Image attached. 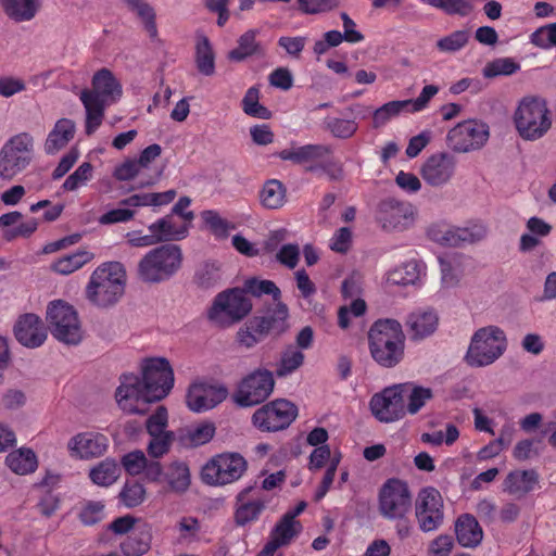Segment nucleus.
Segmentation results:
<instances>
[{"label":"nucleus","mask_w":556,"mask_h":556,"mask_svg":"<svg viewBox=\"0 0 556 556\" xmlns=\"http://www.w3.org/2000/svg\"><path fill=\"white\" fill-rule=\"evenodd\" d=\"M141 371L142 378L123 375L115 393L118 406L128 414H146L151 403L164 399L174 387V371L164 357L144 359Z\"/></svg>","instance_id":"nucleus-1"},{"label":"nucleus","mask_w":556,"mask_h":556,"mask_svg":"<svg viewBox=\"0 0 556 556\" xmlns=\"http://www.w3.org/2000/svg\"><path fill=\"white\" fill-rule=\"evenodd\" d=\"M368 343L371 357L382 367H395L404 357L405 334L395 319L375 321L368 332Z\"/></svg>","instance_id":"nucleus-2"},{"label":"nucleus","mask_w":556,"mask_h":556,"mask_svg":"<svg viewBox=\"0 0 556 556\" xmlns=\"http://www.w3.org/2000/svg\"><path fill=\"white\" fill-rule=\"evenodd\" d=\"M126 271L118 262L104 263L91 274L86 288L90 302L100 307L114 305L124 294Z\"/></svg>","instance_id":"nucleus-3"},{"label":"nucleus","mask_w":556,"mask_h":556,"mask_svg":"<svg viewBox=\"0 0 556 556\" xmlns=\"http://www.w3.org/2000/svg\"><path fill=\"white\" fill-rule=\"evenodd\" d=\"M182 263L181 249L172 243L150 250L138 263V276L148 283H160L168 280L180 268Z\"/></svg>","instance_id":"nucleus-4"},{"label":"nucleus","mask_w":556,"mask_h":556,"mask_svg":"<svg viewBox=\"0 0 556 556\" xmlns=\"http://www.w3.org/2000/svg\"><path fill=\"white\" fill-rule=\"evenodd\" d=\"M514 123L522 139H541L552 126V116L545 100L539 97L522 98L515 111Z\"/></svg>","instance_id":"nucleus-5"},{"label":"nucleus","mask_w":556,"mask_h":556,"mask_svg":"<svg viewBox=\"0 0 556 556\" xmlns=\"http://www.w3.org/2000/svg\"><path fill=\"white\" fill-rule=\"evenodd\" d=\"M507 346L504 331L496 326H488L477 330L466 354V362L473 367L493 364L505 352Z\"/></svg>","instance_id":"nucleus-6"},{"label":"nucleus","mask_w":556,"mask_h":556,"mask_svg":"<svg viewBox=\"0 0 556 556\" xmlns=\"http://www.w3.org/2000/svg\"><path fill=\"white\" fill-rule=\"evenodd\" d=\"M34 156V138L20 132L10 138L0 150V179L11 180L25 170Z\"/></svg>","instance_id":"nucleus-7"},{"label":"nucleus","mask_w":556,"mask_h":556,"mask_svg":"<svg viewBox=\"0 0 556 556\" xmlns=\"http://www.w3.org/2000/svg\"><path fill=\"white\" fill-rule=\"evenodd\" d=\"M413 508V494L406 481L399 478L388 479L379 489L378 510L387 520L409 516Z\"/></svg>","instance_id":"nucleus-8"},{"label":"nucleus","mask_w":556,"mask_h":556,"mask_svg":"<svg viewBox=\"0 0 556 556\" xmlns=\"http://www.w3.org/2000/svg\"><path fill=\"white\" fill-rule=\"evenodd\" d=\"M252 302L241 288L219 292L207 312L211 321L228 326L242 320L252 311Z\"/></svg>","instance_id":"nucleus-9"},{"label":"nucleus","mask_w":556,"mask_h":556,"mask_svg":"<svg viewBox=\"0 0 556 556\" xmlns=\"http://www.w3.org/2000/svg\"><path fill=\"white\" fill-rule=\"evenodd\" d=\"M47 321L52 336L66 344H78L81 340V327L77 312L62 300L53 301L47 309Z\"/></svg>","instance_id":"nucleus-10"},{"label":"nucleus","mask_w":556,"mask_h":556,"mask_svg":"<svg viewBox=\"0 0 556 556\" xmlns=\"http://www.w3.org/2000/svg\"><path fill=\"white\" fill-rule=\"evenodd\" d=\"M247 460L238 453H223L210 459L202 468V480L210 485H224L241 478Z\"/></svg>","instance_id":"nucleus-11"},{"label":"nucleus","mask_w":556,"mask_h":556,"mask_svg":"<svg viewBox=\"0 0 556 556\" xmlns=\"http://www.w3.org/2000/svg\"><path fill=\"white\" fill-rule=\"evenodd\" d=\"M415 518L420 531L433 532L444 521V502L441 493L433 486L420 489L415 501Z\"/></svg>","instance_id":"nucleus-12"},{"label":"nucleus","mask_w":556,"mask_h":556,"mask_svg":"<svg viewBox=\"0 0 556 556\" xmlns=\"http://www.w3.org/2000/svg\"><path fill=\"white\" fill-rule=\"evenodd\" d=\"M409 384L402 383L386 388L370 400V410L381 422H393L406 414L405 397Z\"/></svg>","instance_id":"nucleus-13"},{"label":"nucleus","mask_w":556,"mask_h":556,"mask_svg":"<svg viewBox=\"0 0 556 556\" xmlns=\"http://www.w3.org/2000/svg\"><path fill=\"white\" fill-rule=\"evenodd\" d=\"M488 139V125L473 119L457 124L448 131L446 137L448 147L453 151L462 153L482 148Z\"/></svg>","instance_id":"nucleus-14"},{"label":"nucleus","mask_w":556,"mask_h":556,"mask_svg":"<svg viewBox=\"0 0 556 556\" xmlns=\"http://www.w3.org/2000/svg\"><path fill=\"white\" fill-rule=\"evenodd\" d=\"M274 386L275 380L270 371L256 370L240 382L233 400L241 407L260 404L267 399Z\"/></svg>","instance_id":"nucleus-15"},{"label":"nucleus","mask_w":556,"mask_h":556,"mask_svg":"<svg viewBox=\"0 0 556 556\" xmlns=\"http://www.w3.org/2000/svg\"><path fill=\"white\" fill-rule=\"evenodd\" d=\"M455 156L447 152H438L422 163L420 176L431 187H442L446 185L455 174Z\"/></svg>","instance_id":"nucleus-16"},{"label":"nucleus","mask_w":556,"mask_h":556,"mask_svg":"<svg viewBox=\"0 0 556 556\" xmlns=\"http://www.w3.org/2000/svg\"><path fill=\"white\" fill-rule=\"evenodd\" d=\"M377 218L386 230H405L414 223V210L407 202L386 199L379 204Z\"/></svg>","instance_id":"nucleus-17"},{"label":"nucleus","mask_w":556,"mask_h":556,"mask_svg":"<svg viewBox=\"0 0 556 556\" xmlns=\"http://www.w3.org/2000/svg\"><path fill=\"white\" fill-rule=\"evenodd\" d=\"M227 395L228 390L222 384L197 382L190 386L186 401L190 410L202 413L216 407Z\"/></svg>","instance_id":"nucleus-18"},{"label":"nucleus","mask_w":556,"mask_h":556,"mask_svg":"<svg viewBox=\"0 0 556 556\" xmlns=\"http://www.w3.org/2000/svg\"><path fill=\"white\" fill-rule=\"evenodd\" d=\"M18 343L28 349L41 346L47 340V329L39 316L33 313L21 315L13 328Z\"/></svg>","instance_id":"nucleus-19"},{"label":"nucleus","mask_w":556,"mask_h":556,"mask_svg":"<svg viewBox=\"0 0 556 556\" xmlns=\"http://www.w3.org/2000/svg\"><path fill=\"white\" fill-rule=\"evenodd\" d=\"M67 446L73 456L80 459H92L106 452L109 439L100 432H83L73 437Z\"/></svg>","instance_id":"nucleus-20"},{"label":"nucleus","mask_w":556,"mask_h":556,"mask_svg":"<svg viewBox=\"0 0 556 556\" xmlns=\"http://www.w3.org/2000/svg\"><path fill=\"white\" fill-rule=\"evenodd\" d=\"M455 534L458 544L467 548L477 547L483 539V530L471 514L458 516L455 521Z\"/></svg>","instance_id":"nucleus-21"},{"label":"nucleus","mask_w":556,"mask_h":556,"mask_svg":"<svg viewBox=\"0 0 556 556\" xmlns=\"http://www.w3.org/2000/svg\"><path fill=\"white\" fill-rule=\"evenodd\" d=\"M76 132L75 123L70 118H60L48 134L45 142V152L53 155L66 147Z\"/></svg>","instance_id":"nucleus-22"},{"label":"nucleus","mask_w":556,"mask_h":556,"mask_svg":"<svg viewBox=\"0 0 556 556\" xmlns=\"http://www.w3.org/2000/svg\"><path fill=\"white\" fill-rule=\"evenodd\" d=\"M332 150L326 144H306L280 151V160H290L294 163L321 162L325 161Z\"/></svg>","instance_id":"nucleus-23"},{"label":"nucleus","mask_w":556,"mask_h":556,"mask_svg":"<svg viewBox=\"0 0 556 556\" xmlns=\"http://www.w3.org/2000/svg\"><path fill=\"white\" fill-rule=\"evenodd\" d=\"M539 484V475L535 470L510 471L504 480V491L510 495L523 496L533 491Z\"/></svg>","instance_id":"nucleus-24"},{"label":"nucleus","mask_w":556,"mask_h":556,"mask_svg":"<svg viewBox=\"0 0 556 556\" xmlns=\"http://www.w3.org/2000/svg\"><path fill=\"white\" fill-rule=\"evenodd\" d=\"M164 482L169 491L174 493H185L191 483L189 466L186 462L174 460L165 467Z\"/></svg>","instance_id":"nucleus-25"},{"label":"nucleus","mask_w":556,"mask_h":556,"mask_svg":"<svg viewBox=\"0 0 556 556\" xmlns=\"http://www.w3.org/2000/svg\"><path fill=\"white\" fill-rule=\"evenodd\" d=\"M176 194L177 193L174 189H169L164 192H140L121 200L119 205L127 207H160L173 202Z\"/></svg>","instance_id":"nucleus-26"},{"label":"nucleus","mask_w":556,"mask_h":556,"mask_svg":"<svg viewBox=\"0 0 556 556\" xmlns=\"http://www.w3.org/2000/svg\"><path fill=\"white\" fill-rule=\"evenodd\" d=\"M91 91L97 92L105 100L111 99L112 102L117 101L123 92L122 85L108 68H101L94 73Z\"/></svg>","instance_id":"nucleus-27"},{"label":"nucleus","mask_w":556,"mask_h":556,"mask_svg":"<svg viewBox=\"0 0 556 556\" xmlns=\"http://www.w3.org/2000/svg\"><path fill=\"white\" fill-rule=\"evenodd\" d=\"M254 488L249 486L243 489L238 495L237 501L240 503L238 506L235 518L239 526H245L247 523L257 519L261 511L265 507V503L260 498L249 500V494Z\"/></svg>","instance_id":"nucleus-28"},{"label":"nucleus","mask_w":556,"mask_h":556,"mask_svg":"<svg viewBox=\"0 0 556 556\" xmlns=\"http://www.w3.org/2000/svg\"><path fill=\"white\" fill-rule=\"evenodd\" d=\"M149 232H152L156 244L160 242H168L174 240L184 239L187 236L188 229L186 226H177L172 215H166L157 219L148 227Z\"/></svg>","instance_id":"nucleus-29"},{"label":"nucleus","mask_w":556,"mask_h":556,"mask_svg":"<svg viewBox=\"0 0 556 556\" xmlns=\"http://www.w3.org/2000/svg\"><path fill=\"white\" fill-rule=\"evenodd\" d=\"M4 13L15 22L33 20L40 9V0H1Z\"/></svg>","instance_id":"nucleus-30"},{"label":"nucleus","mask_w":556,"mask_h":556,"mask_svg":"<svg viewBox=\"0 0 556 556\" xmlns=\"http://www.w3.org/2000/svg\"><path fill=\"white\" fill-rule=\"evenodd\" d=\"M194 61L197 70L204 76L215 73V53L210 39L200 34L197 36Z\"/></svg>","instance_id":"nucleus-31"},{"label":"nucleus","mask_w":556,"mask_h":556,"mask_svg":"<svg viewBox=\"0 0 556 556\" xmlns=\"http://www.w3.org/2000/svg\"><path fill=\"white\" fill-rule=\"evenodd\" d=\"M407 325L414 339H424L437 329L438 316L433 311L412 313Z\"/></svg>","instance_id":"nucleus-32"},{"label":"nucleus","mask_w":556,"mask_h":556,"mask_svg":"<svg viewBox=\"0 0 556 556\" xmlns=\"http://www.w3.org/2000/svg\"><path fill=\"white\" fill-rule=\"evenodd\" d=\"M119 475L121 468L116 460L105 458L90 470L89 478L97 485L109 486L118 479Z\"/></svg>","instance_id":"nucleus-33"},{"label":"nucleus","mask_w":556,"mask_h":556,"mask_svg":"<svg viewBox=\"0 0 556 556\" xmlns=\"http://www.w3.org/2000/svg\"><path fill=\"white\" fill-rule=\"evenodd\" d=\"M421 274V265L410 260L395 267L388 274V282L396 286L414 285L419 280Z\"/></svg>","instance_id":"nucleus-34"},{"label":"nucleus","mask_w":556,"mask_h":556,"mask_svg":"<svg viewBox=\"0 0 556 556\" xmlns=\"http://www.w3.org/2000/svg\"><path fill=\"white\" fill-rule=\"evenodd\" d=\"M252 421L261 431H278V400H273L258 408L253 414Z\"/></svg>","instance_id":"nucleus-35"},{"label":"nucleus","mask_w":556,"mask_h":556,"mask_svg":"<svg viewBox=\"0 0 556 556\" xmlns=\"http://www.w3.org/2000/svg\"><path fill=\"white\" fill-rule=\"evenodd\" d=\"M5 463L8 467L17 475H27L34 472L37 468V457L31 450H20L10 453Z\"/></svg>","instance_id":"nucleus-36"},{"label":"nucleus","mask_w":556,"mask_h":556,"mask_svg":"<svg viewBox=\"0 0 556 556\" xmlns=\"http://www.w3.org/2000/svg\"><path fill=\"white\" fill-rule=\"evenodd\" d=\"M147 497L144 485L138 480H126L119 494V503L127 508H135L141 505Z\"/></svg>","instance_id":"nucleus-37"},{"label":"nucleus","mask_w":556,"mask_h":556,"mask_svg":"<svg viewBox=\"0 0 556 556\" xmlns=\"http://www.w3.org/2000/svg\"><path fill=\"white\" fill-rule=\"evenodd\" d=\"M324 127L333 137L339 139L351 138L358 129V124L354 118L327 116L324 119Z\"/></svg>","instance_id":"nucleus-38"},{"label":"nucleus","mask_w":556,"mask_h":556,"mask_svg":"<svg viewBox=\"0 0 556 556\" xmlns=\"http://www.w3.org/2000/svg\"><path fill=\"white\" fill-rule=\"evenodd\" d=\"M402 112H408L405 100H394L384 103L372 113V127L380 128Z\"/></svg>","instance_id":"nucleus-39"},{"label":"nucleus","mask_w":556,"mask_h":556,"mask_svg":"<svg viewBox=\"0 0 556 556\" xmlns=\"http://www.w3.org/2000/svg\"><path fill=\"white\" fill-rule=\"evenodd\" d=\"M241 106L243 112L255 118L268 119L271 117L270 111L260 103V89L256 86L250 87L242 101Z\"/></svg>","instance_id":"nucleus-40"},{"label":"nucleus","mask_w":556,"mask_h":556,"mask_svg":"<svg viewBox=\"0 0 556 556\" xmlns=\"http://www.w3.org/2000/svg\"><path fill=\"white\" fill-rule=\"evenodd\" d=\"M92 254L87 251H79L73 254L65 255L52 264V269L62 275H68L81 268L85 264L90 262Z\"/></svg>","instance_id":"nucleus-41"},{"label":"nucleus","mask_w":556,"mask_h":556,"mask_svg":"<svg viewBox=\"0 0 556 556\" xmlns=\"http://www.w3.org/2000/svg\"><path fill=\"white\" fill-rule=\"evenodd\" d=\"M241 289L244 294L261 298L263 295H271L274 300L278 299V287L271 280L251 277L244 280Z\"/></svg>","instance_id":"nucleus-42"},{"label":"nucleus","mask_w":556,"mask_h":556,"mask_svg":"<svg viewBox=\"0 0 556 556\" xmlns=\"http://www.w3.org/2000/svg\"><path fill=\"white\" fill-rule=\"evenodd\" d=\"M216 432V427L211 421L200 422L186 430L185 440L191 446H201L208 443Z\"/></svg>","instance_id":"nucleus-43"},{"label":"nucleus","mask_w":556,"mask_h":556,"mask_svg":"<svg viewBox=\"0 0 556 556\" xmlns=\"http://www.w3.org/2000/svg\"><path fill=\"white\" fill-rule=\"evenodd\" d=\"M520 70V64L511 58L495 59L483 67V76L485 78H494L497 76H509Z\"/></svg>","instance_id":"nucleus-44"},{"label":"nucleus","mask_w":556,"mask_h":556,"mask_svg":"<svg viewBox=\"0 0 556 556\" xmlns=\"http://www.w3.org/2000/svg\"><path fill=\"white\" fill-rule=\"evenodd\" d=\"M202 220L206 228L218 239L228 237V232L233 228L230 223L224 219L217 211L206 210L201 213Z\"/></svg>","instance_id":"nucleus-45"},{"label":"nucleus","mask_w":556,"mask_h":556,"mask_svg":"<svg viewBox=\"0 0 556 556\" xmlns=\"http://www.w3.org/2000/svg\"><path fill=\"white\" fill-rule=\"evenodd\" d=\"M429 235L434 241L451 247L458 245L460 241L467 240L466 230L453 229L448 226L432 227Z\"/></svg>","instance_id":"nucleus-46"},{"label":"nucleus","mask_w":556,"mask_h":556,"mask_svg":"<svg viewBox=\"0 0 556 556\" xmlns=\"http://www.w3.org/2000/svg\"><path fill=\"white\" fill-rule=\"evenodd\" d=\"M93 167L89 162L81 163L63 182L65 191H75L92 178Z\"/></svg>","instance_id":"nucleus-47"},{"label":"nucleus","mask_w":556,"mask_h":556,"mask_svg":"<svg viewBox=\"0 0 556 556\" xmlns=\"http://www.w3.org/2000/svg\"><path fill=\"white\" fill-rule=\"evenodd\" d=\"M256 50L255 34L249 30L240 36L238 46L228 53V59L240 62L251 56Z\"/></svg>","instance_id":"nucleus-48"},{"label":"nucleus","mask_w":556,"mask_h":556,"mask_svg":"<svg viewBox=\"0 0 556 556\" xmlns=\"http://www.w3.org/2000/svg\"><path fill=\"white\" fill-rule=\"evenodd\" d=\"M469 31L466 29L455 30L441 38L437 42V48L441 52H456L463 49L469 41Z\"/></svg>","instance_id":"nucleus-49"},{"label":"nucleus","mask_w":556,"mask_h":556,"mask_svg":"<svg viewBox=\"0 0 556 556\" xmlns=\"http://www.w3.org/2000/svg\"><path fill=\"white\" fill-rule=\"evenodd\" d=\"M432 390L419 386L410 387L407 391L406 397L408 403L406 405V412L412 415L417 414L428 400L432 397Z\"/></svg>","instance_id":"nucleus-50"},{"label":"nucleus","mask_w":556,"mask_h":556,"mask_svg":"<svg viewBox=\"0 0 556 556\" xmlns=\"http://www.w3.org/2000/svg\"><path fill=\"white\" fill-rule=\"evenodd\" d=\"M151 440L148 444V454L153 458H161L167 454L174 441V433L150 434Z\"/></svg>","instance_id":"nucleus-51"},{"label":"nucleus","mask_w":556,"mask_h":556,"mask_svg":"<svg viewBox=\"0 0 556 556\" xmlns=\"http://www.w3.org/2000/svg\"><path fill=\"white\" fill-rule=\"evenodd\" d=\"M530 42L542 49L556 47V23L538 28L531 34Z\"/></svg>","instance_id":"nucleus-52"},{"label":"nucleus","mask_w":556,"mask_h":556,"mask_svg":"<svg viewBox=\"0 0 556 556\" xmlns=\"http://www.w3.org/2000/svg\"><path fill=\"white\" fill-rule=\"evenodd\" d=\"M148 458L142 451L136 450L125 454L122 457L121 464L125 471L130 476H137L142 473V470L147 466Z\"/></svg>","instance_id":"nucleus-53"},{"label":"nucleus","mask_w":556,"mask_h":556,"mask_svg":"<svg viewBox=\"0 0 556 556\" xmlns=\"http://www.w3.org/2000/svg\"><path fill=\"white\" fill-rule=\"evenodd\" d=\"M80 101L86 109V115H104L105 99L97 92L85 89L80 93Z\"/></svg>","instance_id":"nucleus-54"},{"label":"nucleus","mask_w":556,"mask_h":556,"mask_svg":"<svg viewBox=\"0 0 556 556\" xmlns=\"http://www.w3.org/2000/svg\"><path fill=\"white\" fill-rule=\"evenodd\" d=\"M104 517V505L101 502L86 503L79 513V520L85 526H93Z\"/></svg>","instance_id":"nucleus-55"},{"label":"nucleus","mask_w":556,"mask_h":556,"mask_svg":"<svg viewBox=\"0 0 556 556\" xmlns=\"http://www.w3.org/2000/svg\"><path fill=\"white\" fill-rule=\"evenodd\" d=\"M298 5L304 14H318L338 8L339 0H298Z\"/></svg>","instance_id":"nucleus-56"},{"label":"nucleus","mask_w":556,"mask_h":556,"mask_svg":"<svg viewBox=\"0 0 556 556\" xmlns=\"http://www.w3.org/2000/svg\"><path fill=\"white\" fill-rule=\"evenodd\" d=\"M303 361L304 354L301 351L294 348L286 350L280 357V377L298 369L303 364Z\"/></svg>","instance_id":"nucleus-57"},{"label":"nucleus","mask_w":556,"mask_h":556,"mask_svg":"<svg viewBox=\"0 0 556 556\" xmlns=\"http://www.w3.org/2000/svg\"><path fill=\"white\" fill-rule=\"evenodd\" d=\"M439 92V88L434 85H427L422 88L421 92L416 99L405 100L408 113H417L424 111L430 100Z\"/></svg>","instance_id":"nucleus-58"},{"label":"nucleus","mask_w":556,"mask_h":556,"mask_svg":"<svg viewBox=\"0 0 556 556\" xmlns=\"http://www.w3.org/2000/svg\"><path fill=\"white\" fill-rule=\"evenodd\" d=\"M276 321L277 312L273 311L268 315L253 317L248 324L249 329L254 331V333H257L261 339H263L275 327Z\"/></svg>","instance_id":"nucleus-59"},{"label":"nucleus","mask_w":556,"mask_h":556,"mask_svg":"<svg viewBox=\"0 0 556 556\" xmlns=\"http://www.w3.org/2000/svg\"><path fill=\"white\" fill-rule=\"evenodd\" d=\"M301 531L302 525L300 521L283 515L282 518H280V547L288 545Z\"/></svg>","instance_id":"nucleus-60"},{"label":"nucleus","mask_w":556,"mask_h":556,"mask_svg":"<svg viewBox=\"0 0 556 556\" xmlns=\"http://www.w3.org/2000/svg\"><path fill=\"white\" fill-rule=\"evenodd\" d=\"M177 527L180 533V541L190 543L198 540L201 527L197 518L182 517Z\"/></svg>","instance_id":"nucleus-61"},{"label":"nucleus","mask_w":556,"mask_h":556,"mask_svg":"<svg viewBox=\"0 0 556 556\" xmlns=\"http://www.w3.org/2000/svg\"><path fill=\"white\" fill-rule=\"evenodd\" d=\"M167 409L164 406H159L156 410L147 419L146 427L149 434L166 433L167 426Z\"/></svg>","instance_id":"nucleus-62"},{"label":"nucleus","mask_w":556,"mask_h":556,"mask_svg":"<svg viewBox=\"0 0 556 556\" xmlns=\"http://www.w3.org/2000/svg\"><path fill=\"white\" fill-rule=\"evenodd\" d=\"M260 202L266 208L278 207V179H268L260 191Z\"/></svg>","instance_id":"nucleus-63"},{"label":"nucleus","mask_w":556,"mask_h":556,"mask_svg":"<svg viewBox=\"0 0 556 556\" xmlns=\"http://www.w3.org/2000/svg\"><path fill=\"white\" fill-rule=\"evenodd\" d=\"M454 547V540L448 534H440L429 545L430 556H450Z\"/></svg>","instance_id":"nucleus-64"}]
</instances>
